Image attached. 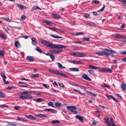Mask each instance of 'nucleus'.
Here are the masks:
<instances>
[{"instance_id":"nucleus-1","label":"nucleus","mask_w":126,"mask_h":126,"mask_svg":"<svg viewBox=\"0 0 126 126\" xmlns=\"http://www.w3.org/2000/svg\"><path fill=\"white\" fill-rule=\"evenodd\" d=\"M41 42L47 47H48L52 48L60 49L64 48L65 49L66 46H65L59 44H53L50 42L46 40H42Z\"/></svg>"},{"instance_id":"nucleus-2","label":"nucleus","mask_w":126,"mask_h":126,"mask_svg":"<svg viewBox=\"0 0 126 126\" xmlns=\"http://www.w3.org/2000/svg\"><path fill=\"white\" fill-rule=\"evenodd\" d=\"M67 109L69 110L73 113L74 114H78V112L76 110L77 108L75 106H67Z\"/></svg>"},{"instance_id":"nucleus-3","label":"nucleus","mask_w":126,"mask_h":126,"mask_svg":"<svg viewBox=\"0 0 126 126\" xmlns=\"http://www.w3.org/2000/svg\"><path fill=\"white\" fill-rule=\"evenodd\" d=\"M100 71L104 72L111 73L112 72V70L110 69H107L105 68H101Z\"/></svg>"},{"instance_id":"nucleus-4","label":"nucleus","mask_w":126,"mask_h":126,"mask_svg":"<svg viewBox=\"0 0 126 126\" xmlns=\"http://www.w3.org/2000/svg\"><path fill=\"white\" fill-rule=\"evenodd\" d=\"M1 75L2 78H3V81L4 84H8L9 83V82L8 81H6L5 79L6 78V77L5 75L4 74L3 72H1Z\"/></svg>"},{"instance_id":"nucleus-5","label":"nucleus","mask_w":126,"mask_h":126,"mask_svg":"<svg viewBox=\"0 0 126 126\" xmlns=\"http://www.w3.org/2000/svg\"><path fill=\"white\" fill-rule=\"evenodd\" d=\"M82 77L83 79L85 80H88L90 81L91 80V79H90L88 75L86 74H83L82 75Z\"/></svg>"},{"instance_id":"nucleus-6","label":"nucleus","mask_w":126,"mask_h":126,"mask_svg":"<svg viewBox=\"0 0 126 126\" xmlns=\"http://www.w3.org/2000/svg\"><path fill=\"white\" fill-rule=\"evenodd\" d=\"M43 22L45 23L47 25L52 26L54 25V23L48 21L47 20H45L43 21Z\"/></svg>"},{"instance_id":"nucleus-7","label":"nucleus","mask_w":126,"mask_h":126,"mask_svg":"<svg viewBox=\"0 0 126 126\" xmlns=\"http://www.w3.org/2000/svg\"><path fill=\"white\" fill-rule=\"evenodd\" d=\"M95 54H98V56H106L107 55L106 53V52L102 51L100 52H96Z\"/></svg>"},{"instance_id":"nucleus-8","label":"nucleus","mask_w":126,"mask_h":126,"mask_svg":"<svg viewBox=\"0 0 126 126\" xmlns=\"http://www.w3.org/2000/svg\"><path fill=\"white\" fill-rule=\"evenodd\" d=\"M26 59L27 61H29L32 62L34 61V59L33 57L29 56H28L27 57Z\"/></svg>"},{"instance_id":"nucleus-9","label":"nucleus","mask_w":126,"mask_h":126,"mask_svg":"<svg viewBox=\"0 0 126 126\" xmlns=\"http://www.w3.org/2000/svg\"><path fill=\"white\" fill-rule=\"evenodd\" d=\"M25 116L29 119L32 120H35V118L32 115H25Z\"/></svg>"},{"instance_id":"nucleus-10","label":"nucleus","mask_w":126,"mask_h":126,"mask_svg":"<svg viewBox=\"0 0 126 126\" xmlns=\"http://www.w3.org/2000/svg\"><path fill=\"white\" fill-rule=\"evenodd\" d=\"M32 44L33 45H35L36 44V39L35 37H32Z\"/></svg>"},{"instance_id":"nucleus-11","label":"nucleus","mask_w":126,"mask_h":126,"mask_svg":"<svg viewBox=\"0 0 126 126\" xmlns=\"http://www.w3.org/2000/svg\"><path fill=\"white\" fill-rule=\"evenodd\" d=\"M69 70L72 71L78 72L79 71V69L76 67L70 68L69 69Z\"/></svg>"},{"instance_id":"nucleus-12","label":"nucleus","mask_w":126,"mask_h":126,"mask_svg":"<svg viewBox=\"0 0 126 126\" xmlns=\"http://www.w3.org/2000/svg\"><path fill=\"white\" fill-rule=\"evenodd\" d=\"M45 111H51L53 113H56L57 112L56 110L52 109H46L45 110Z\"/></svg>"},{"instance_id":"nucleus-13","label":"nucleus","mask_w":126,"mask_h":126,"mask_svg":"<svg viewBox=\"0 0 126 126\" xmlns=\"http://www.w3.org/2000/svg\"><path fill=\"white\" fill-rule=\"evenodd\" d=\"M121 87L122 89L124 91L126 90V84L124 82H122L121 85Z\"/></svg>"},{"instance_id":"nucleus-14","label":"nucleus","mask_w":126,"mask_h":126,"mask_svg":"<svg viewBox=\"0 0 126 126\" xmlns=\"http://www.w3.org/2000/svg\"><path fill=\"white\" fill-rule=\"evenodd\" d=\"M36 116L40 118H44L46 117V115L43 114L38 113L36 115Z\"/></svg>"},{"instance_id":"nucleus-15","label":"nucleus","mask_w":126,"mask_h":126,"mask_svg":"<svg viewBox=\"0 0 126 126\" xmlns=\"http://www.w3.org/2000/svg\"><path fill=\"white\" fill-rule=\"evenodd\" d=\"M50 51L53 53H58L63 51L62 50H51Z\"/></svg>"},{"instance_id":"nucleus-16","label":"nucleus","mask_w":126,"mask_h":126,"mask_svg":"<svg viewBox=\"0 0 126 126\" xmlns=\"http://www.w3.org/2000/svg\"><path fill=\"white\" fill-rule=\"evenodd\" d=\"M89 67L93 69H99L100 71V69L101 68L99 67H95L93 65H89Z\"/></svg>"},{"instance_id":"nucleus-17","label":"nucleus","mask_w":126,"mask_h":126,"mask_svg":"<svg viewBox=\"0 0 126 126\" xmlns=\"http://www.w3.org/2000/svg\"><path fill=\"white\" fill-rule=\"evenodd\" d=\"M86 56V55L85 54L80 52H79L78 57H82Z\"/></svg>"},{"instance_id":"nucleus-18","label":"nucleus","mask_w":126,"mask_h":126,"mask_svg":"<svg viewBox=\"0 0 126 126\" xmlns=\"http://www.w3.org/2000/svg\"><path fill=\"white\" fill-rule=\"evenodd\" d=\"M49 71L51 73H54L56 75H58L59 74V72L58 71H55L54 70L52 69H50L49 70Z\"/></svg>"},{"instance_id":"nucleus-19","label":"nucleus","mask_w":126,"mask_h":126,"mask_svg":"<svg viewBox=\"0 0 126 126\" xmlns=\"http://www.w3.org/2000/svg\"><path fill=\"white\" fill-rule=\"evenodd\" d=\"M79 120L81 121H83V119L82 117L79 115H77L75 116Z\"/></svg>"},{"instance_id":"nucleus-20","label":"nucleus","mask_w":126,"mask_h":126,"mask_svg":"<svg viewBox=\"0 0 126 126\" xmlns=\"http://www.w3.org/2000/svg\"><path fill=\"white\" fill-rule=\"evenodd\" d=\"M16 120L17 121H21L25 122H27V120H26L23 118L20 117H18L17 119H16Z\"/></svg>"},{"instance_id":"nucleus-21","label":"nucleus","mask_w":126,"mask_h":126,"mask_svg":"<svg viewBox=\"0 0 126 126\" xmlns=\"http://www.w3.org/2000/svg\"><path fill=\"white\" fill-rule=\"evenodd\" d=\"M59 74L58 75L60 76L61 75L62 76L64 77L65 78H67L68 76L66 74H63L62 73L60 72H59Z\"/></svg>"},{"instance_id":"nucleus-22","label":"nucleus","mask_w":126,"mask_h":126,"mask_svg":"<svg viewBox=\"0 0 126 126\" xmlns=\"http://www.w3.org/2000/svg\"><path fill=\"white\" fill-rule=\"evenodd\" d=\"M55 105L56 107L59 108L61 107L62 106V104L58 102H56L55 103Z\"/></svg>"},{"instance_id":"nucleus-23","label":"nucleus","mask_w":126,"mask_h":126,"mask_svg":"<svg viewBox=\"0 0 126 126\" xmlns=\"http://www.w3.org/2000/svg\"><path fill=\"white\" fill-rule=\"evenodd\" d=\"M87 24L88 25L92 27L95 26L96 25V24L95 23H91L90 22L87 23Z\"/></svg>"},{"instance_id":"nucleus-24","label":"nucleus","mask_w":126,"mask_h":126,"mask_svg":"<svg viewBox=\"0 0 126 126\" xmlns=\"http://www.w3.org/2000/svg\"><path fill=\"white\" fill-rule=\"evenodd\" d=\"M18 8L21 10H23V9H26L27 8V7H25L23 5L21 4H19L18 5Z\"/></svg>"},{"instance_id":"nucleus-25","label":"nucleus","mask_w":126,"mask_h":126,"mask_svg":"<svg viewBox=\"0 0 126 126\" xmlns=\"http://www.w3.org/2000/svg\"><path fill=\"white\" fill-rule=\"evenodd\" d=\"M34 100L38 102H40L41 101H44V100L42 98H35Z\"/></svg>"},{"instance_id":"nucleus-26","label":"nucleus","mask_w":126,"mask_h":126,"mask_svg":"<svg viewBox=\"0 0 126 126\" xmlns=\"http://www.w3.org/2000/svg\"><path fill=\"white\" fill-rule=\"evenodd\" d=\"M122 36V35L119 34H116L115 35H114V37L118 38H121V37Z\"/></svg>"},{"instance_id":"nucleus-27","label":"nucleus","mask_w":126,"mask_h":126,"mask_svg":"<svg viewBox=\"0 0 126 126\" xmlns=\"http://www.w3.org/2000/svg\"><path fill=\"white\" fill-rule=\"evenodd\" d=\"M48 28L53 31L57 32V28L55 27H54L53 28L49 27Z\"/></svg>"},{"instance_id":"nucleus-28","label":"nucleus","mask_w":126,"mask_h":126,"mask_svg":"<svg viewBox=\"0 0 126 126\" xmlns=\"http://www.w3.org/2000/svg\"><path fill=\"white\" fill-rule=\"evenodd\" d=\"M52 17L54 18H59L60 17V15L59 14H53Z\"/></svg>"},{"instance_id":"nucleus-29","label":"nucleus","mask_w":126,"mask_h":126,"mask_svg":"<svg viewBox=\"0 0 126 126\" xmlns=\"http://www.w3.org/2000/svg\"><path fill=\"white\" fill-rule=\"evenodd\" d=\"M58 65V66L60 68H65V67L63 66L60 63H57Z\"/></svg>"},{"instance_id":"nucleus-30","label":"nucleus","mask_w":126,"mask_h":126,"mask_svg":"<svg viewBox=\"0 0 126 126\" xmlns=\"http://www.w3.org/2000/svg\"><path fill=\"white\" fill-rule=\"evenodd\" d=\"M15 45L16 47H19L20 46L19 44V42L18 41H16L15 43Z\"/></svg>"},{"instance_id":"nucleus-31","label":"nucleus","mask_w":126,"mask_h":126,"mask_svg":"<svg viewBox=\"0 0 126 126\" xmlns=\"http://www.w3.org/2000/svg\"><path fill=\"white\" fill-rule=\"evenodd\" d=\"M50 36L52 37L55 38H62V37L59 36L57 35H55L52 34H50Z\"/></svg>"},{"instance_id":"nucleus-32","label":"nucleus","mask_w":126,"mask_h":126,"mask_svg":"<svg viewBox=\"0 0 126 126\" xmlns=\"http://www.w3.org/2000/svg\"><path fill=\"white\" fill-rule=\"evenodd\" d=\"M32 98V96L30 95H25V99H30Z\"/></svg>"},{"instance_id":"nucleus-33","label":"nucleus","mask_w":126,"mask_h":126,"mask_svg":"<svg viewBox=\"0 0 126 126\" xmlns=\"http://www.w3.org/2000/svg\"><path fill=\"white\" fill-rule=\"evenodd\" d=\"M60 122V121L57 120H52L50 123L52 124H55V123H59Z\"/></svg>"},{"instance_id":"nucleus-34","label":"nucleus","mask_w":126,"mask_h":126,"mask_svg":"<svg viewBox=\"0 0 126 126\" xmlns=\"http://www.w3.org/2000/svg\"><path fill=\"white\" fill-rule=\"evenodd\" d=\"M5 97V94L2 92L0 91V97L3 98Z\"/></svg>"},{"instance_id":"nucleus-35","label":"nucleus","mask_w":126,"mask_h":126,"mask_svg":"<svg viewBox=\"0 0 126 126\" xmlns=\"http://www.w3.org/2000/svg\"><path fill=\"white\" fill-rule=\"evenodd\" d=\"M36 50L38 51L40 53H42V51L41 50V49L39 47H37L36 48Z\"/></svg>"},{"instance_id":"nucleus-36","label":"nucleus","mask_w":126,"mask_h":126,"mask_svg":"<svg viewBox=\"0 0 126 126\" xmlns=\"http://www.w3.org/2000/svg\"><path fill=\"white\" fill-rule=\"evenodd\" d=\"M83 40L84 41H90V38L89 37H84L83 38Z\"/></svg>"},{"instance_id":"nucleus-37","label":"nucleus","mask_w":126,"mask_h":126,"mask_svg":"<svg viewBox=\"0 0 126 126\" xmlns=\"http://www.w3.org/2000/svg\"><path fill=\"white\" fill-rule=\"evenodd\" d=\"M16 87L15 86H10L7 88V89L10 90L12 89H16Z\"/></svg>"},{"instance_id":"nucleus-38","label":"nucleus","mask_w":126,"mask_h":126,"mask_svg":"<svg viewBox=\"0 0 126 126\" xmlns=\"http://www.w3.org/2000/svg\"><path fill=\"white\" fill-rule=\"evenodd\" d=\"M88 71L89 72V73L91 75H95V73L94 71H93L92 70H88Z\"/></svg>"},{"instance_id":"nucleus-39","label":"nucleus","mask_w":126,"mask_h":126,"mask_svg":"<svg viewBox=\"0 0 126 126\" xmlns=\"http://www.w3.org/2000/svg\"><path fill=\"white\" fill-rule=\"evenodd\" d=\"M83 62L80 61H75L74 62V64H81Z\"/></svg>"},{"instance_id":"nucleus-40","label":"nucleus","mask_w":126,"mask_h":126,"mask_svg":"<svg viewBox=\"0 0 126 126\" xmlns=\"http://www.w3.org/2000/svg\"><path fill=\"white\" fill-rule=\"evenodd\" d=\"M106 53L107 54V55H106V57H108L109 55H110L111 57H114V56L113 55L111 54L110 53H108L106 52Z\"/></svg>"},{"instance_id":"nucleus-41","label":"nucleus","mask_w":126,"mask_h":126,"mask_svg":"<svg viewBox=\"0 0 126 126\" xmlns=\"http://www.w3.org/2000/svg\"><path fill=\"white\" fill-rule=\"evenodd\" d=\"M26 18V16L24 15H22L20 19L22 20H24Z\"/></svg>"},{"instance_id":"nucleus-42","label":"nucleus","mask_w":126,"mask_h":126,"mask_svg":"<svg viewBox=\"0 0 126 126\" xmlns=\"http://www.w3.org/2000/svg\"><path fill=\"white\" fill-rule=\"evenodd\" d=\"M0 37L4 39H6V36L5 34H1Z\"/></svg>"},{"instance_id":"nucleus-43","label":"nucleus","mask_w":126,"mask_h":126,"mask_svg":"<svg viewBox=\"0 0 126 126\" xmlns=\"http://www.w3.org/2000/svg\"><path fill=\"white\" fill-rule=\"evenodd\" d=\"M48 104L49 105L52 107H54V106L53 105V103L52 102H49L48 103Z\"/></svg>"},{"instance_id":"nucleus-44","label":"nucleus","mask_w":126,"mask_h":126,"mask_svg":"<svg viewBox=\"0 0 126 126\" xmlns=\"http://www.w3.org/2000/svg\"><path fill=\"white\" fill-rule=\"evenodd\" d=\"M83 34L82 32H77L75 34H74V35L75 36H77L80 35H82Z\"/></svg>"},{"instance_id":"nucleus-45","label":"nucleus","mask_w":126,"mask_h":126,"mask_svg":"<svg viewBox=\"0 0 126 126\" xmlns=\"http://www.w3.org/2000/svg\"><path fill=\"white\" fill-rule=\"evenodd\" d=\"M4 52L3 51H0V55L2 57H3L4 56Z\"/></svg>"},{"instance_id":"nucleus-46","label":"nucleus","mask_w":126,"mask_h":126,"mask_svg":"<svg viewBox=\"0 0 126 126\" xmlns=\"http://www.w3.org/2000/svg\"><path fill=\"white\" fill-rule=\"evenodd\" d=\"M20 107L18 106H16L14 107V109L16 110H19L20 109Z\"/></svg>"},{"instance_id":"nucleus-47","label":"nucleus","mask_w":126,"mask_h":126,"mask_svg":"<svg viewBox=\"0 0 126 126\" xmlns=\"http://www.w3.org/2000/svg\"><path fill=\"white\" fill-rule=\"evenodd\" d=\"M79 52H74L73 53V55L76 57H78Z\"/></svg>"},{"instance_id":"nucleus-48","label":"nucleus","mask_w":126,"mask_h":126,"mask_svg":"<svg viewBox=\"0 0 126 126\" xmlns=\"http://www.w3.org/2000/svg\"><path fill=\"white\" fill-rule=\"evenodd\" d=\"M39 75L38 74H34L32 75V77L34 78H37L39 77Z\"/></svg>"},{"instance_id":"nucleus-49","label":"nucleus","mask_w":126,"mask_h":126,"mask_svg":"<svg viewBox=\"0 0 126 126\" xmlns=\"http://www.w3.org/2000/svg\"><path fill=\"white\" fill-rule=\"evenodd\" d=\"M90 15L89 14L85 13V14L84 15V17L86 18H88V17H89Z\"/></svg>"},{"instance_id":"nucleus-50","label":"nucleus","mask_w":126,"mask_h":126,"mask_svg":"<svg viewBox=\"0 0 126 126\" xmlns=\"http://www.w3.org/2000/svg\"><path fill=\"white\" fill-rule=\"evenodd\" d=\"M42 85L44 87H45V88H49V85H48L44 84H43Z\"/></svg>"},{"instance_id":"nucleus-51","label":"nucleus","mask_w":126,"mask_h":126,"mask_svg":"<svg viewBox=\"0 0 126 126\" xmlns=\"http://www.w3.org/2000/svg\"><path fill=\"white\" fill-rule=\"evenodd\" d=\"M99 1L98 0H93L92 1V3L97 4L99 3Z\"/></svg>"},{"instance_id":"nucleus-52","label":"nucleus","mask_w":126,"mask_h":126,"mask_svg":"<svg viewBox=\"0 0 126 126\" xmlns=\"http://www.w3.org/2000/svg\"><path fill=\"white\" fill-rule=\"evenodd\" d=\"M50 56L52 61L54 60L55 59V57L54 55L51 54V55H50Z\"/></svg>"},{"instance_id":"nucleus-53","label":"nucleus","mask_w":126,"mask_h":126,"mask_svg":"<svg viewBox=\"0 0 126 126\" xmlns=\"http://www.w3.org/2000/svg\"><path fill=\"white\" fill-rule=\"evenodd\" d=\"M59 86L62 88H65V86L62 83H60L59 84Z\"/></svg>"},{"instance_id":"nucleus-54","label":"nucleus","mask_w":126,"mask_h":126,"mask_svg":"<svg viewBox=\"0 0 126 126\" xmlns=\"http://www.w3.org/2000/svg\"><path fill=\"white\" fill-rule=\"evenodd\" d=\"M20 98L22 99H25V95H20Z\"/></svg>"},{"instance_id":"nucleus-55","label":"nucleus","mask_w":126,"mask_h":126,"mask_svg":"<svg viewBox=\"0 0 126 126\" xmlns=\"http://www.w3.org/2000/svg\"><path fill=\"white\" fill-rule=\"evenodd\" d=\"M105 121L106 123L107 124H108V123H110L109 120V118H107V119H105Z\"/></svg>"},{"instance_id":"nucleus-56","label":"nucleus","mask_w":126,"mask_h":126,"mask_svg":"<svg viewBox=\"0 0 126 126\" xmlns=\"http://www.w3.org/2000/svg\"><path fill=\"white\" fill-rule=\"evenodd\" d=\"M106 96L108 97V98L109 99H110L112 98V96L111 95H108L107 94L106 95Z\"/></svg>"},{"instance_id":"nucleus-57","label":"nucleus","mask_w":126,"mask_h":126,"mask_svg":"<svg viewBox=\"0 0 126 126\" xmlns=\"http://www.w3.org/2000/svg\"><path fill=\"white\" fill-rule=\"evenodd\" d=\"M21 37L22 38H24L25 39H27L28 38V36L25 35L21 36Z\"/></svg>"},{"instance_id":"nucleus-58","label":"nucleus","mask_w":126,"mask_h":126,"mask_svg":"<svg viewBox=\"0 0 126 126\" xmlns=\"http://www.w3.org/2000/svg\"><path fill=\"white\" fill-rule=\"evenodd\" d=\"M4 20L8 22H10L11 21V20L8 18H6L4 19Z\"/></svg>"},{"instance_id":"nucleus-59","label":"nucleus","mask_w":126,"mask_h":126,"mask_svg":"<svg viewBox=\"0 0 126 126\" xmlns=\"http://www.w3.org/2000/svg\"><path fill=\"white\" fill-rule=\"evenodd\" d=\"M105 8V5H104L103 6V7L101 9H100L99 10V11H101V12H103V11Z\"/></svg>"},{"instance_id":"nucleus-60","label":"nucleus","mask_w":126,"mask_h":126,"mask_svg":"<svg viewBox=\"0 0 126 126\" xmlns=\"http://www.w3.org/2000/svg\"><path fill=\"white\" fill-rule=\"evenodd\" d=\"M19 87H28V86L27 85H19L18 86Z\"/></svg>"},{"instance_id":"nucleus-61","label":"nucleus","mask_w":126,"mask_h":126,"mask_svg":"<svg viewBox=\"0 0 126 126\" xmlns=\"http://www.w3.org/2000/svg\"><path fill=\"white\" fill-rule=\"evenodd\" d=\"M30 92L29 91H26V92H23L21 94H28V92Z\"/></svg>"},{"instance_id":"nucleus-62","label":"nucleus","mask_w":126,"mask_h":126,"mask_svg":"<svg viewBox=\"0 0 126 126\" xmlns=\"http://www.w3.org/2000/svg\"><path fill=\"white\" fill-rule=\"evenodd\" d=\"M126 43V40H124L122 41L121 43V45H123L125 44Z\"/></svg>"},{"instance_id":"nucleus-63","label":"nucleus","mask_w":126,"mask_h":126,"mask_svg":"<svg viewBox=\"0 0 126 126\" xmlns=\"http://www.w3.org/2000/svg\"><path fill=\"white\" fill-rule=\"evenodd\" d=\"M73 83V86H79L80 85L77 84L75 83Z\"/></svg>"},{"instance_id":"nucleus-64","label":"nucleus","mask_w":126,"mask_h":126,"mask_svg":"<svg viewBox=\"0 0 126 126\" xmlns=\"http://www.w3.org/2000/svg\"><path fill=\"white\" fill-rule=\"evenodd\" d=\"M120 53L122 54H126V50L124 51L120 52Z\"/></svg>"}]
</instances>
